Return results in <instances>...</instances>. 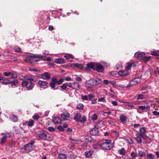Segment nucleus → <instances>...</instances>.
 I'll return each instance as SVG.
<instances>
[{
  "label": "nucleus",
  "mask_w": 159,
  "mask_h": 159,
  "mask_svg": "<svg viewBox=\"0 0 159 159\" xmlns=\"http://www.w3.org/2000/svg\"><path fill=\"white\" fill-rule=\"evenodd\" d=\"M98 132V129L95 127L90 129V133L93 136L97 135Z\"/></svg>",
  "instance_id": "obj_9"
},
{
  "label": "nucleus",
  "mask_w": 159,
  "mask_h": 159,
  "mask_svg": "<svg viewBox=\"0 0 159 159\" xmlns=\"http://www.w3.org/2000/svg\"><path fill=\"white\" fill-rule=\"evenodd\" d=\"M15 133L16 134H19L20 133V129H16L15 130Z\"/></svg>",
  "instance_id": "obj_58"
},
{
  "label": "nucleus",
  "mask_w": 159,
  "mask_h": 159,
  "mask_svg": "<svg viewBox=\"0 0 159 159\" xmlns=\"http://www.w3.org/2000/svg\"><path fill=\"white\" fill-rule=\"evenodd\" d=\"M129 73L127 70L120 71L118 74L120 76H126Z\"/></svg>",
  "instance_id": "obj_21"
},
{
  "label": "nucleus",
  "mask_w": 159,
  "mask_h": 159,
  "mask_svg": "<svg viewBox=\"0 0 159 159\" xmlns=\"http://www.w3.org/2000/svg\"><path fill=\"white\" fill-rule=\"evenodd\" d=\"M70 67L79 68L80 69H82L83 68V66L82 65L77 63L71 64L70 65Z\"/></svg>",
  "instance_id": "obj_17"
},
{
  "label": "nucleus",
  "mask_w": 159,
  "mask_h": 159,
  "mask_svg": "<svg viewBox=\"0 0 159 159\" xmlns=\"http://www.w3.org/2000/svg\"><path fill=\"white\" fill-rule=\"evenodd\" d=\"M148 91H146L144 92H143L141 94L137 95V100H142L147 98L148 95L147 94Z\"/></svg>",
  "instance_id": "obj_5"
},
{
  "label": "nucleus",
  "mask_w": 159,
  "mask_h": 159,
  "mask_svg": "<svg viewBox=\"0 0 159 159\" xmlns=\"http://www.w3.org/2000/svg\"><path fill=\"white\" fill-rule=\"evenodd\" d=\"M118 152L120 154L123 156L125 155L126 154V151L124 148H122L121 149L119 150Z\"/></svg>",
  "instance_id": "obj_24"
},
{
  "label": "nucleus",
  "mask_w": 159,
  "mask_h": 159,
  "mask_svg": "<svg viewBox=\"0 0 159 159\" xmlns=\"http://www.w3.org/2000/svg\"><path fill=\"white\" fill-rule=\"evenodd\" d=\"M141 79L139 77H138L134 79L131 80L130 81V83H131L133 85H135L140 82Z\"/></svg>",
  "instance_id": "obj_11"
},
{
  "label": "nucleus",
  "mask_w": 159,
  "mask_h": 159,
  "mask_svg": "<svg viewBox=\"0 0 159 159\" xmlns=\"http://www.w3.org/2000/svg\"><path fill=\"white\" fill-rule=\"evenodd\" d=\"M131 156L133 158L137 157V154L136 153H135L134 152H131Z\"/></svg>",
  "instance_id": "obj_50"
},
{
  "label": "nucleus",
  "mask_w": 159,
  "mask_h": 159,
  "mask_svg": "<svg viewBox=\"0 0 159 159\" xmlns=\"http://www.w3.org/2000/svg\"><path fill=\"white\" fill-rule=\"evenodd\" d=\"M70 115L68 112H64L61 115V118L63 120H66L70 117Z\"/></svg>",
  "instance_id": "obj_7"
},
{
  "label": "nucleus",
  "mask_w": 159,
  "mask_h": 159,
  "mask_svg": "<svg viewBox=\"0 0 159 159\" xmlns=\"http://www.w3.org/2000/svg\"><path fill=\"white\" fill-rule=\"evenodd\" d=\"M120 120L121 121L124 122H126V120H127V118H126V116H125L124 115H122L121 116H120Z\"/></svg>",
  "instance_id": "obj_33"
},
{
  "label": "nucleus",
  "mask_w": 159,
  "mask_h": 159,
  "mask_svg": "<svg viewBox=\"0 0 159 159\" xmlns=\"http://www.w3.org/2000/svg\"><path fill=\"white\" fill-rule=\"evenodd\" d=\"M65 80L66 81H71V79L69 76H67L65 78Z\"/></svg>",
  "instance_id": "obj_62"
},
{
  "label": "nucleus",
  "mask_w": 159,
  "mask_h": 159,
  "mask_svg": "<svg viewBox=\"0 0 159 159\" xmlns=\"http://www.w3.org/2000/svg\"><path fill=\"white\" fill-rule=\"evenodd\" d=\"M94 65L92 63H89L87 65L86 69L87 70L92 69L94 67Z\"/></svg>",
  "instance_id": "obj_25"
},
{
  "label": "nucleus",
  "mask_w": 159,
  "mask_h": 159,
  "mask_svg": "<svg viewBox=\"0 0 159 159\" xmlns=\"http://www.w3.org/2000/svg\"><path fill=\"white\" fill-rule=\"evenodd\" d=\"M103 66L101 64H98L96 66V70L99 72H102L104 71Z\"/></svg>",
  "instance_id": "obj_14"
},
{
  "label": "nucleus",
  "mask_w": 159,
  "mask_h": 159,
  "mask_svg": "<svg viewBox=\"0 0 159 159\" xmlns=\"http://www.w3.org/2000/svg\"><path fill=\"white\" fill-rule=\"evenodd\" d=\"M18 83L17 80L15 79L11 81V84L12 86H16Z\"/></svg>",
  "instance_id": "obj_31"
},
{
  "label": "nucleus",
  "mask_w": 159,
  "mask_h": 159,
  "mask_svg": "<svg viewBox=\"0 0 159 159\" xmlns=\"http://www.w3.org/2000/svg\"><path fill=\"white\" fill-rule=\"evenodd\" d=\"M57 129L60 131H63L64 130L63 127L61 125L58 126L57 127Z\"/></svg>",
  "instance_id": "obj_49"
},
{
  "label": "nucleus",
  "mask_w": 159,
  "mask_h": 159,
  "mask_svg": "<svg viewBox=\"0 0 159 159\" xmlns=\"http://www.w3.org/2000/svg\"><path fill=\"white\" fill-rule=\"evenodd\" d=\"M15 51L16 52H21V49L20 48L18 47H15Z\"/></svg>",
  "instance_id": "obj_51"
},
{
  "label": "nucleus",
  "mask_w": 159,
  "mask_h": 159,
  "mask_svg": "<svg viewBox=\"0 0 159 159\" xmlns=\"http://www.w3.org/2000/svg\"><path fill=\"white\" fill-rule=\"evenodd\" d=\"M1 134L3 136V137L7 139V138H10L11 136V134L9 133H2Z\"/></svg>",
  "instance_id": "obj_22"
},
{
  "label": "nucleus",
  "mask_w": 159,
  "mask_h": 159,
  "mask_svg": "<svg viewBox=\"0 0 159 159\" xmlns=\"http://www.w3.org/2000/svg\"><path fill=\"white\" fill-rule=\"evenodd\" d=\"M33 55V58H39L40 59L42 60H44V58L41 55H40L39 54H34L32 55Z\"/></svg>",
  "instance_id": "obj_19"
},
{
  "label": "nucleus",
  "mask_w": 159,
  "mask_h": 159,
  "mask_svg": "<svg viewBox=\"0 0 159 159\" xmlns=\"http://www.w3.org/2000/svg\"><path fill=\"white\" fill-rule=\"evenodd\" d=\"M151 54L152 55H154V56H158V54L155 51L152 52Z\"/></svg>",
  "instance_id": "obj_64"
},
{
  "label": "nucleus",
  "mask_w": 159,
  "mask_h": 159,
  "mask_svg": "<svg viewBox=\"0 0 159 159\" xmlns=\"http://www.w3.org/2000/svg\"><path fill=\"white\" fill-rule=\"evenodd\" d=\"M80 84L76 82H74L72 84V89H74L78 90L80 89Z\"/></svg>",
  "instance_id": "obj_15"
},
{
  "label": "nucleus",
  "mask_w": 159,
  "mask_h": 159,
  "mask_svg": "<svg viewBox=\"0 0 159 159\" xmlns=\"http://www.w3.org/2000/svg\"><path fill=\"white\" fill-rule=\"evenodd\" d=\"M138 155L141 157H144L146 156V153L143 152L141 151H139L138 153Z\"/></svg>",
  "instance_id": "obj_32"
},
{
  "label": "nucleus",
  "mask_w": 159,
  "mask_h": 159,
  "mask_svg": "<svg viewBox=\"0 0 159 159\" xmlns=\"http://www.w3.org/2000/svg\"><path fill=\"white\" fill-rule=\"evenodd\" d=\"M139 135L141 137L144 139H146L148 138V137L146 135L144 134L140 133Z\"/></svg>",
  "instance_id": "obj_40"
},
{
  "label": "nucleus",
  "mask_w": 159,
  "mask_h": 159,
  "mask_svg": "<svg viewBox=\"0 0 159 159\" xmlns=\"http://www.w3.org/2000/svg\"><path fill=\"white\" fill-rule=\"evenodd\" d=\"M92 155V152L90 151H86L85 152V155L86 157H90Z\"/></svg>",
  "instance_id": "obj_30"
},
{
  "label": "nucleus",
  "mask_w": 159,
  "mask_h": 159,
  "mask_svg": "<svg viewBox=\"0 0 159 159\" xmlns=\"http://www.w3.org/2000/svg\"><path fill=\"white\" fill-rule=\"evenodd\" d=\"M138 108L143 111H144L145 110H149L150 108V106L148 105L140 106H139Z\"/></svg>",
  "instance_id": "obj_18"
},
{
  "label": "nucleus",
  "mask_w": 159,
  "mask_h": 159,
  "mask_svg": "<svg viewBox=\"0 0 159 159\" xmlns=\"http://www.w3.org/2000/svg\"><path fill=\"white\" fill-rule=\"evenodd\" d=\"M52 121L55 124H58L61 122V119L59 117H53Z\"/></svg>",
  "instance_id": "obj_12"
},
{
  "label": "nucleus",
  "mask_w": 159,
  "mask_h": 159,
  "mask_svg": "<svg viewBox=\"0 0 159 159\" xmlns=\"http://www.w3.org/2000/svg\"><path fill=\"white\" fill-rule=\"evenodd\" d=\"M11 120L14 122H16L17 120V118L16 116H15L14 115H13Z\"/></svg>",
  "instance_id": "obj_48"
},
{
  "label": "nucleus",
  "mask_w": 159,
  "mask_h": 159,
  "mask_svg": "<svg viewBox=\"0 0 159 159\" xmlns=\"http://www.w3.org/2000/svg\"><path fill=\"white\" fill-rule=\"evenodd\" d=\"M60 87L62 90H65L67 88L66 84H64L60 86Z\"/></svg>",
  "instance_id": "obj_44"
},
{
  "label": "nucleus",
  "mask_w": 159,
  "mask_h": 159,
  "mask_svg": "<svg viewBox=\"0 0 159 159\" xmlns=\"http://www.w3.org/2000/svg\"><path fill=\"white\" fill-rule=\"evenodd\" d=\"M152 113L153 115L156 116H159V112H157L156 111H154L152 112Z\"/></svg>",
  "instance_id": "obj_60"
},
{
  "label": "nucleus",
  "mask_w": 159,
  "mask_h": 159,
  "mask_svg": "<svg viewBox=\"0 0 159 159\" xmlns=\"http://www.w3.org/2000/svg\"><path fill=\"white\" fill-rule=\"evenodd\" d=\"M140 133L144 134L146 133V130L144 127H141L139 129Z\"/></svg>",
  "instance_id": "obj_38"
},
{
  "label": "nucleus",
  "mask_w": 159,
  "mask_h": 159,
  "mask_svg": "<svg viewBox=\"0 0 159 159\" xmlns=\"http://www.w3.org/2000/svg\"><path fill=\"white\" fill-rule=\"evenodd\" d=\"M81 98L83 100H87L88 99V97L86 95L83 96Z\"/></svg>",
  "instance_id": "obj_56"
},
{
  "label": "nucleus",
  "mask_w": 159,
  "mask_h": 159,
  "mask_svg": "<svg viewBox=\"0 0 159 159\" xmlns=\"http://www.w3.org/2000/svg\"><path fill=\"white\" fill-rule=\"evenodd\" d=\"M84 106L81 103L78 104L76 107V109L79 110H83L84 109Z\"/></svg>",
  "instance_id": "obj_27"
},
{
  "label": "nucleus",
  "mask_w": 159,
  "mask_h": 159,
  "mask_svg": "<svg viewBox=\"0 0 159 159\" xmlns=\"http://www.w3.org/2000/svg\"><path fill=\"white\" fill-rule=\"evenodd\" d=\"M34 142L31 141L30 143H27L24 145L25 150L27 152H29L32 150L33 149V144Z\"/></svg>",
  "instance_id": "obj_6"
},
{
  "label": "nucleus",
  "mask_w": 159,
  "mask_h": 159,
  "mask_svg": "<svg viewBox=\"0 0 159 159\" xmlns=\"http://www.w3.org/2000/svg\"><path fill=\"white\" fill-rule=\"evenodd\" d=\"M70 142L73 143L78 144L80 143V141L78 140L73 139H72L70 138Z\"/></svg>",
  "instance_id": "obj_26"
},
{
  "label": "nucleus",
  "mask_w": 159,
  "mask_h": 159,
  "mask_svg": "<svg viewBox=\"0 0 159 159\" xmlns=\"http://www.w3.org/2000/svg\"><path fill=\"white\" fill-rule=\"evenodd\" d=\"M143 59L145 60L144 61L145 63H146L148 62L149 60L151 59V57L150 56L146 57L145 56V57H144V58Z\"/></svg>",
  "instance_id": "obj_43"
},
{
  "label": "nucleus",
  "mask_w": 159,
  "mask_h": 159,
  "mask_svg": "<svg viewBox=\"0 0 159 159\" xmlns=\"http://www.w3.org/2000/svg\"><path fill=\"white\" fill-rule=\"evenodd\" d=\"M38 84L39 86L41 88H42V87L47 86L48 83L46 81L40 80L38 81Z\"/></svg>",
  "instance_id": "obj_16"
},
{
  "label": "nucleus",
  "mask_w": 159,
  "mask_h": 159,
  "mask_svg": "<svg viewBox=\"0 0 159 159\" xmlns=\"http://www.w3.org/2000/svg\"><path fill=\"white\" fill-rule=\"evenodd\" d=\"M36 134L38 135L39 138L41 139L46 140L47 137L48 133L44 130H40L35 132Z\"/></svg>",
  "instance_id": "obj_2"
},
{
  "label": "nucleus",
  "mask_w": 159,
  "mask_h": 159,
  "mask_svg": "<svg viewBox=\"0 0 159 159\" xmlns=\"http://www.w3.org/2000/svg\"><path fill=\"white\" fill-rule=\"evenodd\" d=\"M145 55V53L143 52H137L135 53L134 56L138 59H141L144 58Z\"/></svg>",
  "instance_id": "obj_8"
},
{
  "label": "nucleus",
  "mask_w": 159,
  "mask_h": 159,
  "mask_svg": "<svg viewBox=\"0 0 159 159\" xmlns=\"http://www.w3.org/2000/svg\"><path fill=\"white\" fill-rule=\"evenodd\" d=\"M111 141L110 139H106L103 141H100L98 143L97 145L102 149L109 150L110 149V144Z\"/></svg>",
  "instance_id": "obj_1"
},
{
  "label": "nucleus",
  "mask_w": 159,
  "mask_h": 159,
  "mask_svg": "<svg viewBox=\"0 0 159 159\" xmlns=\"http://www.w3.org/2000/svg\"><path fill=\"white\" fill-rule=\"evenodd\" d=\"M54 62L58 64H63L65 63L64 60L61 58H56L54 60Z\"/></svg>",
  "instance_id": "obj_20"
},
{
  "label": "nucleus",
  "mask_w": 159,
  "mask_h": 159,
  "mask_svg": "<svg viewBox=\"0 0 159 159\" xmlns=\"http://www.w3.org/2000/svg\"><path fill=\"white\" fill-rule=\"evenodd\" d=\"M11 77L12 79H15L17 77V73L16 72H13L12 73H11Z\"/></svg>",
  "instance_id": "obj_37"
},
{
  "label": "nucleus",
  "mask_w": 159,
  "mask_h": 159,
  "mask_svg": "<svg viewBox=\"0 0 159 159\" xmlns=\"http://www.w3.org/2000/svg\"><path fill=\"white\" fill-rule=\"evenodd\" d=\"M40 118L39 116L38 115H34L33 116V118L35 120H38Z\"/></svg>",
  "instance_id": "obj_53"
},
{
  "label": "nucleus",
  "mask_w": 159,
  "mask_h": 159,
  "mask_svg": "<svg viewBox=\"0 0 159 159\" xmlns=\"http://www.w3.org/2000/svg\"><path fill=\"white\" fill-rule=\"evenodd\" d=\"M47 139H46V140H48L51 141L53 140L52 138L50 136H48L47 135Z\"/></svg>",
  "instance_id": "obj_61"
},
{
  "label": "nucleus",
  "mask_w": 159,
  "mask_h": 159,
  "mask_svg": "<svg viewBox=\"0 0 159 159\" xmlns=\"http://www.w3.org/2000/svg\"><path fill=\"white\" fill-rule=\"evenodd\" d=\"M7 81H8V79L3 80V81H2V83L3 84H8Z\"/></svg>",
  "instance_id": "obj_59"
},
{
  "label": "nucleus",
  "mask_w": 159,
  "mask_h": 159,
  "mask_svg": "<svg viewBox=\"0 0 159 159\" xmlns=\"http://www.w3.org/2000/svg\"><path fill=\"white\" fill-rule=\"evenodd\" d=\"M22 86L23 87H26L28 90H32L34 88V85L31 81L25 80L21 83Z\"/></svg>",
  "instance_id": "obj_3"
},
{
  "label": "nucleus",
  "mask_w": 159,
  "mask_h": 159,
  "mask_svg": "<svg viewBox=\"0 0 159 159\" xmlns=\"http://www.w3.org/2000/svg\"><path fill=\"white\" fill-rule=\"evenodd\" d=\"M51 80L52 82L50 83L49 85L52 89L54 88L56 84V79L53 77L51 78Z\"/></svg>",
  "instance_id": "obj_10"
},
{
  "label": "nucleus",
  "mask_w": 159,
  "mask_h": 159,
  "mask_svg": "<svg viewBox=\"0 0 159 159\" xmlns=\"http://www.w3.org/2000/svg\"><path fill=\"white\" fill-rule=\"evenodd\" d=\"M59 159H66V154L61 153L58 155Z\"/></svg>",
  "instance_id": "obj_23"
},
{
  "label": "nucleus",
  "mask_w": 159,
  "mask_h": 159,
  "mask_svg": "<svg viewBox=\"0 0 159 159\" xmlns=\"http://www.w3.org/2000/svg\"><path fill=\"white\" fill-rule=\"evenodd\" d=\"M81 117V115L80 113H76L74 116L73 119L76 121H79Z\"/></svg>",
  "instance_id": "obj_13"
},
{
  "label": "nucleus",
  "mask_w": 159,
  "mask_h": 159,
  "mask_svg": "<svg viewBox=\"0 0 159 159\" xmlns=\"http://www.w3.org/2000/svg\"><path fill=\"white\" fill-rule=\"evenodd\" d=\"M98 101L99 102H106V100L104 97L98 99Z\"/></svg>",
  "instance_id": "obj_57"
},
{
  "label": "nucleus",
  "mask_w": 159,
  "mask_h": 159,
  "mask_svg": "<svg viewBox=\"0 0 159 159\" xmlns=\"http://www.w3.org/2000/svg\"><path fill=\"white\" fill-rule=\"evenodd\" d=\"M98 116L96 114L93 115L92 117V120H95L97 119Z\"/></svg>",
  "instance_id": "obj_46"
},
{
  "label": "nucleus",
  "mask_w": 159,
  "mask_h": 159,
  "mask_svg": "<svg viewBox=\"0 0 159 159\" xmlns=\"http://www.w3.org/2000/svg\"><path fill=\"white\" fill-rule=\"evenodd\" d=\"M25 80L31 81H33L34 79L32 78V77H30L28 76H26L25 77Z\"/></svg>",
  "instance_id": "obj_39"
},
{
  "label": "nucleus",
  "mask_w": 159,
  "mask_h": 159,
  "mask_svg": "<svg viewBox=\"0 0 159 159\" xmlns=\"http://www.w3.org/2000/svg\"><path fill=\"white\" fill-rule=\"evenodd\" d=\"M11 72H5L4 73V75L6 76L7 77L9 76L10 75H11Z\"/></svg>",
  "instance_id": "obj_55"
},
{
  "label": "nucleus",
  "mask_w": 159,
  "mask_h": 159,
  "mask_svg": "<svg viewBox=\"0 0 159 159\" xmlns=\"http://www.w3.org/2000/svg\"><path fill=\"white\" fill-rule=\"evenodd\" d=\"M85 139L87 141L92 143L94 141V140L91 137H88L86 138Z\"/></svg>",
  "instance_id": "obj_34"
},
{
  "label": "nucleus",
  "mask_w": 159,
  "mask_h": 159,
  "mask_svg": "<svg viewBox=\"0 0 159 159\" xmlns=\"http://www.w3.org/2000/svg\"><path fill=\"white\" fill-rule=\"evenodd\" d=\"M135 139L138 143H141L142 142V140L141 137L140 136H137L135 138Z\"/></svg>",
  "instance_id": "obj_29"
},
{
  "label": "nucleus",
  "mask_w": 159,
  "mask_h": 159,
  "mask_svg": "<svg viewBox=\"0 0 159 159\" xmlns=\"http://www.w3.org/2000/svg\"><path fill=\"white\" fill-rule=\"evenodd\" d=\"M43 75H44L46 78L48 79H49L51 78V76L48 72H45L44 73H43Z\"/></svg>",
  "instance_id": "obj_35"
},
{
  "label": "nucleus",
  "mask_w": 159,
  "mask_h": 159,
  "mask_svg": "<svg viewBox=\"0 0 159 159\" xmlns=\"http://www.w3.org/2000/svg\"><path fill=\"white\" fill-rule=\"evenodd\" d=\"M63 81L62 79H60L59 81H57L56 79V84H57L58 85H60L62 84Z\"/></svg>",
  "instance_id": "obj_47"
},
{
  "label": "nucleus",
  "mask_w": 159,
  "mask_h": 159,
  "mask_svg": "<svg viewBox=\"0 0 159 159\" xmlns=\"http://www.w3.org/2000/svg\"><path fill=\"white\" fill-rule=\"evenodd\" d=\"M48 129L49 131L53 132L55 130V128L53 127L50 126L48 128Z\"/></svg>",
  "instance_id": "obj_52"
},
{
  "label": "nucleus",
  "mask_w": 159,
  "mask_h": 159,
  "mask_svg": "<svg viewBox=\"0 0 159 159\" xmlns=\"http://www.w3.org/2000/svg\"><path fill=\"white\" fill-rule=\"evenodd\" d=\"M89 82L91 85H97L101 84L102 82L101 80L99 78L92 79L89 80Z\"/></svg>",
  "instance_id": "obj_4"
},
{
  "label": "nucleus",
  "mask_w": 159,
  "mask_h": 159,
  "mask_svg": "<svg viewBox=\"0 0 159 159\" xmlns=\"http://www.w3.org/2000/svg\"><path fill=\"white\" fill-rule=\"evenodd\" d=\"M147 157L148 159H154L155 157V156L152 153H148L147 154Z\"/></svg>",
  "instance_id": "obj_28"
},
{
  "label": "nucleus",
  "mask_w": 159,
  "mask_h": 159,
  "mask_svg": "<svg viewBox=\"0 0 159 159\" xmlns=\"http://www.w3.org/2000/svg\"><path fill=\"white\" fill-rule=\"evenodd\" d=\"M86 116H83L82 118L80 119V122L81 123H84L86 120Z\"/></svg>",
  "instance_id": "obj_41"
},
{
  "label": "nucleus",
  "mask_w": 159,
  "mask_h": 159,
  "mask_svg": "<svg viewBox=\"0 0 159 159\" xmlns=\"http://www.w3.org/2000/svg\"><path fill=\"white\" fill-rule=\"evenodd\" d=\"M132 63H128L126 66V68L128 70H130L132 67Z\"/></svg>",
  "instance_id": "obj_42"
},
{
  "label": "nucleus",
  "mask_w": 159,
  "mask_h": 159,
  "mask_svg": "<svg viewBox=\"0 0 159 159\" xmlns=\"http://www.w3.org/2000/svg\"><path fill=\"white\" fill-rule=\"evenodd\" d=\"M6 140L7 139L3 137H2L1 139V144H3L4 143Z\"/></svg>",
  "instance_id": "obj_54"
},
{
  "label": "nucleus",
  "mask_w": 159,
  "mask_h": 159,
  "mask_svg": "<svg viewBox=\"0 0 159 159\" xmlns=\"http://www.w3.org/2000/svg\"><path fill=\"white\" fill-rule=\"evenodd\" d=\"M111 103L114 106H117L118 105L117 102L115 101H112L111 102Z\"/></svg>",
  "instance_id": "obj_63"
},
{
  "label": "nucleus",
  "mask_w": 159,
  "mask_h": 159,
  "mask_svg": "<svg viewBox=\"0 0 159 159\" xmlns=\"http://www.w3.org/2000/svg\"><path fill=\"white\" fill-rule=\"evenodd\" d=\"M34 121L33 120H30L28 123V125L30 126H33L34 125Z\"/></svg>",
  "instance_id": "obj_45"
},
{
  "label": "nucleus",
  "mask_w": 159,
  "mask_h": 159,
  "mask_svg": "<svg viewBox=\"0 0 159 159\" xmlns=\"http://www.w3.org/2000/svg\"><path fill=\"white\" fill-rule=\"evenodd\" d=\"M64 57L66 58V59H68L70 58H73V56L72 54H68L65 55Z\"/></svg>",
  "instance_id": "obj_36"
}]
</instances>
